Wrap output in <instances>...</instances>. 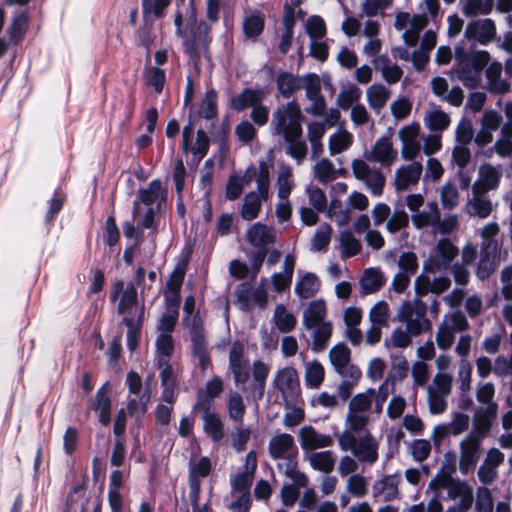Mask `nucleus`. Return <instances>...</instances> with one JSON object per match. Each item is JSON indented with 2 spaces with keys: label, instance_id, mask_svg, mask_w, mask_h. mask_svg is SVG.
Instances as JSON below:
<instances>
[{
  "label": "nucleus",
  "instance_id": "13d9d810",
  "mask_svg": "<svg viewBox=\"0 0 512 512\" xmlns=\"http://www.w3.org/2000/svg\"><path fill=\"white\" fill-rule=\"evenodd\" d=\"M292 173L289 168L281 171L277 178L278 197L281 200H287L291 194L293 183L291 181Z\"/></svg>",
  "mask_w": 512,
  "mask_h": 512
},
{
  "label": "nucleus",
  "instance_id": "aec40b11",
  "mask_svg": "<svg viewBox=\"0 0 512 512\" xmlns=\"http://www.w3.org/2000/svg\"><path fill=\"white\" fill-rule=\"evenodd\" d=\"M28 24L29 14L27 10H24L13 17L7 29V34L11 43L18 45L23 41L28 30Z\"/></svg>",
  "mask_w": 512,
  "mask_h": 512
},
{
  "label": "nucleus",
  "instance_id": "e433bc0d",
  "mask_svg": "<svg viewBox=\"0 0 512 512\" xmlns=\"http://www.w3.org/2000/svg\"><path fill=\"white\" fill-rule=\"evenodd\" d=\"M310 463L313 469L330 473L334 469L335 459L331 451L313 453L310 456Z\"/></svg>",
  "mask_w": 512,
  "mask_h": 512
},
{
  "label": "nucleus",
  "instance_id": "052dcab7",
  "mask_svg": "<svg viewBox=\"0 0 512 512\" xmlns=\"http://www.w3.org/2000/svg\"><path fill=\"white\" fill-rule=\"evenodd\" d=\"M459 193L454 184L447 183L441 189L440 200L445 209H453L458 204Z\"/></svg>",
  "mask_w": 512,
  "mask_h": 512
},
{
  "label": "nucleus",
  "instance_id": "4468645a",
  "mask_svg": "<svg viewBox=\"0 0 512 512\" xmlns=\"http://www.w3.org/2000/svg\"><path fill=\"white\" fill-rule=\"evenodd\" d=\"M297 448L294 438L288 433L273 436L268 444V451L274 460L282 459Z\"/></svg>",
  "mask_w": 512,
  "mask_h": 512
},
{
  "label": "nucleus",
  "instance_id": "e2e57ef3",
  "mask_svg": "<svg viewBox=\"0 0 512 512\" xmlns=\"http://www.w3.org/2000/svg\"><path fill=\"white\" fill-rule=\"evenodd\" d=\"M126 457V440L125 437H115L113 449L111 453L110 463L112 466L121 467Z\"/></svg>",
  "mask_w": 512,
  "mask_h": 512
},
{
  "label": "nucleus",
  "instance_id": "a878e982",
  "mask_svg": "<svg viewBox=\"0 0 512 512\" xmlns=\"http://www.w3.org/2000/svg\"><path fill=\"white\" fill-rule=\"evenodd\" d=\"M265 29V16L261 11H254L245 17L243 22V32L247 38L255 39L260 36Z\"/></svg>",
  "mask_w": 512,
  "mask_h": 512
},
{
  "label": "nucleus",
  "instance_id": "f03ea898",
  "mask_svg": "<svg viewBox=\"0 0 512 512\" xmlns=\"http://www.w3.org/2000/svg\"><path fill=\"white\" fill-rule=\"evenodd\" d=\"M458 67L457 78L469 89H475L480 81L481 73L490 61V54L485 50L467 53L464 50L456 51Z\"/></svg>",
  "mask_w": 512,
  "mask_h": 512
},
{
  "label": "nucleus",
  "instance_id": "9b49d317",
  "mask_svg": "<svg viewBox=\"0 0 512 512\" xmlns=\"http://www.w3.org/2000/svg\"><path fill=\"white\" fill-rule=\"evenodd\" d=\"M265 93L261 89H253L251 87L244 88L240 94L230 98L229 105L231 109L241 112L249 107L260 104L265 99Z\"/></svg>",
  "mask_w": 512,
  "mask_h": 512
},
{
  "label": "nucleus",
  "instance_id": "6e6d98bb",
  "mask_svg": "<svg viewBox=\"0 0 512 512\" xmlns=\"http://www.w3.org/2000/svg\"><path fill=\"white\" fill-rule=\"evenodd\" d=\"M450 117L442 110H435L430 113L428 118V128L431 131H444L450 125Z\"/></svg>",
  "mask_w": 512,
  "mask_h": 512
},
{
  "label": "nucleus",
  "instance_id": "39448f33",
  "mask_svg": "<svg viewBox=\"0 0 512 512\" xmlns=\"http://www.w3.org/2000/svg\"><path fill=\"white\" fill-rule=\"evenodd\" d=\"M274 385L287 404L296 403L301 395L298 374L295 368L285 367L276 373Z\"/></svg>",
  "mask_w": 512,
  "mask_h": 512
},
{
  "label": "nucleus",
  "instance_id": "2eb2a0df",
  "mask_svg": "<svg viewBox=\"0 0 512 512\" xmlns=\"http://www.w3.org/2000/svg\"><path fill=\"white\" fill-rule=\"evenodd\" d=\"M299 440L305 450L329 447L333 439L329 435L318 434L313 426H304L300 429Z\"/></svg>",
  "mask_w": 512,
  "mask_h": 512
},
{
  "label": "nucleus",
  "instance_id": "58836bf2",
  "mask_svg": "<svg viewBox=\"0 0 512 512\" xmlns=\"http://www.w3.org/2000/svg\"><path fill=\"white\" fill-rule=\"evenodd\" d=\"M66 196L61 188L54 191L53 197L48 201L49 207L45 214V222L52 225L57 215L62 210L65 203Z\"/></svg>",
  "mask_w": 512,
  "mask_h": 512
},
{
  "label": "nucleus",
  "instance_id": "5fc2aeb1",
  "mask_svg": "<svg viewBox=\"0 0 512 512\" xmlns=\"http://www.w3.org/2000/svg\"><path fill=\"white\" fill-rule=\"evenodd\" d=\"M360 95V89L355 85H351L349 89L343 90L339 93L337 97V105L343 110H348L352 107L354 102L358 101Z\"/></svg>",
  "mask_w": 512,
  "mask_h": 512
},
{
  "label": "nucleus",
  "instance_id": "09e8293b",
  "mask_svg": "<svg viewBox=\"0 0 512 512\" xmlns=\"http://www.w3.org/2000/svg\"><path fill=\"white\" fill-rule=\"evenodd\" d=\"M501 174L490 164H485L480 168V182L491 190L496 189L500 183Z\"/></svg>",
  "mask_w": 512,
  "mask_h": 512
},
{
  "label": "nucleus",
  "instance_id": "49530a36",
  "mask_svg": "<svg viewBox=\"0 0 512 512\" xmlns=\"http://www.w3.org/2000/svg\"><path fill=\"white\" fill-rule=\"evenodd\" d=\"M306 32L312 40L323 38L327 32L324 19L318 15L310 16L306 22Z\"/></svg>",
  "mask_w": 512,
  "mask_h": 512
},
{
  "label": "nucleus",
  "instance_id": "1a4fd4ad",
  "mask_svg": "<svg viewBox=\"0 0 512 512\" xmlns=\"http://www.w3.org/2000/svg\"><path fill=\"white\" fill-rule=\"evenodd\" d=\"M481 442L477 439L466 437L460 444L461 455L459 461V470L461 474L467 475L479 459V450Z\"/></svg>",
  "mask_w": 512,
  "mask_h": 512
},
{
  "label": "nucleus",
  "instance_id": "4c0bfd02",
  "mask_svg": "<svg viewBox=\"0 0 512 512\" xmlns=\"http://www.w3.org/2000/svg\"><path fill=\"white\" fill-rule=\"evenodd\" d=\"M162 191V183L159 179L152 180L148 188L139 189L137 196L138 199L146 206L153 205Z\"/></svg>",
  "mask_w": 512,
  "mask_h": 512
},
{
  "label": "nucleus",
  "instance_id": "5701e85b",
  "mask_svg": "<svg viewBox=\"0 0 512 512\" xmlns=\"http://www.w3.org/2000/svg\"><path fill=\"white\" fill-rule=\"evenodd\" d=\"M436 259H439V263L443 270H447L452 261L458 255V248L448 239L443 238L437 242L436 245Z\"/></svg>",
  "mask_w": 512,
  "mask_h": 512
},
{
  "label": "nucleus",
  "instance_id": "f704fd0d",
  "mask_svg": "<svg viewBox=\"0 0 512 512\" xmlns=\"http://www.w3.org/2000/svg\"><path fill=\"white\" fill-rule=\"evenodd\" d=\"M340 243L342 246V257L350 258L360 253L362 245L350 230H344L340 233Z\"/></svg>",
  "mask_w": 512,
  "mask_h": 512
},
{
  "label": "nucleus",
  "instance_id": "6e6552de",
  "mask_svg": "<svg viewBox=\"0 0 512 512\" xmlns=\"http://www.w3.org/2000/svg\"><path fill=\"white\" fill-rule=\"evenodd\" d=\"M246 238L257 250H269V245L276 241V232L274 227L256 222L247 230Z\"/></svg>",
  "mask_w": 512,
  "mask_h": 512
},
{
  "label": "nucleus",
  "instance_id": "7ed1b4c3",
  "mask_svg": "<svg viewBox=\"0 0 512 512\" xmlns=\"http://www.w3.org/2000/svg\"><path fill=\"white\" fill-rule=\"evenodd\" d=\"M302 113L295 101L288 102L274 113L273 122L276 134H282L286 142L299 140L303 130L301 126Z\"/></svg>",
  "mask_w": 512,
  "mask_h": 512
},
{
  "label": "nucleus",
  "instance_id": "ea45409f",
  "mask_svg": "<svg viewBox=\"0 0 512 512\" xmlns=\"http://www.w3.org/2000/svg\"><path fill=\"white\" fill-rule=\"evenodd\" d=\"M468 213L471 216L479 218H487L492 212V203L489 199L474 197L467 204Z\"/></svg>",
  "mask_w": 512,
  "mask_h": 512
},
{
  "label": "nucleus",
  "instance_id": "c9c22d12",
  "mask_svg": "<svg viewBox=\"0 0 512 512\" xmlns=\"http://www.w3.org/2000/svg\"><path fill=\"white\" fill-rule=\"evenodd\" d=\"M389 97L386 88L381 84H374L367 90V100L370 107L374 110L382 109Z\"/></svg>",
  "mask_w": 512,
  "mask_h": 512
},
{
  "label": "nucleus",
  "instance_id": "473e14b6",
  "mask_svg": "<svg viewBox=\"0 0 512 512\" xmlns=\"http://www.w3.org/2000/svg\"><path fill=\"white\" fill-rule=\"evenodd\" d=\"M261 211L259 196L255 191L248 192L243 199L240 215L245 221L256 219Z\"/></svg>",
  "mask_w": 512,
  "mask_h": 512
},
{
  "label": "nucleus",
  "instance_id": "c85d7f7f",
  "mask_svg": "<svg viewBox=\"0 0 512 512\" xmlns=\"http://www.w3.org/2000/svg\"><path fill=\"white\" fill-rule=\"evenodd\" d=\"M319 290V279L311 272H307L295 285V293L302 299L313 297Z\"/></svg>",
  "mask_w": 512,
  "mask_h": 512
},
{
  "label": "nucleus",
  "instance_id": "cd10ccee",
  "mask_svg": "<svg viewBox=\"0 0 512 512\" xmlns=\"http://www.w3.org/2000/svg\"><path fill=\"white\" fill-rule=\"evenodd\" d=\"M198 115L206 120L217 119L218 117V93L215 89L206 91L198 111Z\"/></svg>",
  "mask_w": 512,
  "mask_h": 512
},
{
  "label": "nucleus",
  "instance_id": "2f4dec72",
  "mask_svg": "<svg viewBox=\"0 0 512 512\" xmlns=\"http://www.w3.org/2000/svg\"><path fill=\"white\" fill-rule=\"evenodd\" d=\"M314 328L312 350L319 353L327 348L328 342L332 336L333 327L331 322L326 321Z\"/></svg>",
  "mask_w": 512,
  "mask_h": 512
},
{
  "label": "nucleus",
  "instance_id": "ddd939ff",
  "mask_svg": "<svg viewBox=\"0 0 512 512\" xmlns=\"http://www.w3.org/2000/svg\"><path fill=\"white\" fill-rule=\"evenodd\" d=\"M397 156V152L394 151L392 142L389 137L383 136L379 138L371 152L365 154V158L371 162H379L384 165H389Z\"/></svg>",
  "mask_w": 512,
  "mask_h": 512
},
{
  "label": "nucleus",
  "instance_id": "79ce46f5",
  "mask_svg": "<svg viewBox=\"0 0 512 512\" xmlns=\"http://www.w3.org/2000/svg\"><path fill=\"white\" fill-rule=\"evenodd\" d=\"M211 470V460L207 456H202L197 463L190 462L188 481H200V478L207 477Z\"/></svg>",
  "mask_w": 512,
  "mask_h": 512
},
{
  "label": "nucleus",
  "instance_id": "c756f323",
  "mask_svg": "<svg viewBox=\"0 0 512 512\" xmlns=\"http://www.w3.org/2000/svg\"><path fill=\"white\" fill-rule=\"evenodd\" d=\"M203 419V429L208 437L211 438L213 442H220L225 435L224 424L217 413L204 416Z\"/></svg>",
  "mask_w": 512,
  "mask_h": 512
},
{
  "label": "nucleus",
  "instance_id": "0eeeda50",
  "mask_svg": "<svg viewBox=\"0 0 512 512\" xmlns=\"http://www.w3.org/2000/svg\"><path fill=\"white\" fill-rule=\"evenodd\" d=\"M110 391L109 382H105L96 391L94 398L88 403V409L99 412L98 420L105 427L111 423L112 400Z\"/></svg>",
  "mask_w": 512,
  "mask_h": 512
},
{
  "label": "nucleus",
  "instance_id": "603ef678",
  "mask_svg": "<svg viewBox=\"0 0 512 512\" xmlns=\"http://www.w3.org/2000/svg\"><path fill=\"white\" fill-rule=\"evenodd\" d=\"M138 302V293L137 289L133 284H128L126 289L124 290L120 302L118 304V313L124 314L128 310H130L133 306H135Z\"/></svg>",
  "mask_w": 512,
  "mask_h": 512
},
{
  "label": "nucleus",
  "instance_id": "7c9ffc66",
  "mask_svg": "<svg viewBox=\"0 0 512 512\" xmlns=\"http://www.w3.org/2000/svg\"><path fill=\"white\" fill-rule=\"evenodd\" d=\"M329 358L336 371L343 374L351 359V351L344 343L333 346L329 352Z\"/></svg>",
  "mask_w": 512,
  "mask_h": 512
},
{
  "label": "nucleus",
  "instance_id": "4be33fe9",
  "mask_svg": "<svg viewBox=\"0 0 512 512\" xmlns=\"http://www.w3.org/2000/svg\"><path fill=\"white\" fill-rule=\"evenodd\" d=\"M276 84L284 98H290L293 93L303 88L302 79L290 72H281L276 77Z\"/></svg>",
  "mask_w": 512,
  "mask_h": 512
},
{
  "label": "nucleus",
  "instance_id": "338daca9",
  "mask_svg": "<svg viewBox=\"0 0 512 512\" xmlns=\"http://www.w3.org/2000/svg\"><path fill=\"white\" fill-rule=\"evenodd\" d=\"M235 134L241 142L248 144L256 138L257 130L248 120H243L235 127Z\"/></svg>",
  "mask_w": 512,
  "mask_h": 512
},
{
  "label": "nucleus",
  "instance_id": "bf43d9fd",
  "mask_svg": "<svg viewBox=\"0 0 512 512\" xmlns=\"http://www.w3.org/2000/svg\"><path fill=\"white\" fill-rule=\"evenodd\" d=\"M254 474L248 471L238 473L231 481L232 489L242 495H250Z\"/></svg>",
  "mask_w": 512,
  "mask_h": 512
},
{
  "label": "nucleus",
  "instance_id": "f8f14e48",
  "mask_svg": "<svg viewBox=\"0 0 512 512\" xmlns=\"http://www.w3.org/2000/svg\"><path fill=\"white\" fill-rule=\"evenodd\" d=\"M401 482L399 473L385 475L381 480L376 481L373 485L374 496L383 495L385 502L400 499L398 486Z\"/></svg>",
  "mask_w": 512,
  "mask_h": 512
},
{
  "label": "nucleus",
  "instance_id": "de8ad7c7",
  "mask_svg": "<svg viewBox=\"0 0 512 512\" xmlns=\"http://www.w3.org/2000/svg\"><path fill=\"white\" fill-rule=\"evenodd\" d=\"M174 340L168 333H160L156 338L157 358L169 359L174 352Z\"/></svg>",
  "mask_w": 512,
  "mask_h": 512
},
{
  "label": "nucleus",
  "instance_id": "a19ab883",
  "mask_svg": "<svg viewBox=\"0 0 512 512\" xmlns=\"http://www.w3.org/2000/svg\"><path fill=\"white\" fill-rule=\"evenodd\" d=\"M190 253L183 260V268L179 266L175 268V270L170 274L168 281L166 283V290L170 294H179L181 290V286L183 284L185 278V267L189 261Z\"/></svg>",
  "mask_w": 512,
  "mask_h": 512
},
{
  "label": "nucleus",
  "instance_id": "f3484780",
  "mask_svg": "<svg viewBox=\"0 0 512 512\" xmlns=\"http://www.w3.org/2000/svg\"><path fill=\"white\" fill-rule=\"evenodd\" d=\"M353 454L361 462L374 463L378 459V444L370 433L360 437Z\"/></svg>",
  "mask_w": 512,
  "mask_h": 512
},
{
  "label": "nucleus",
  "instance_id": "864d4df0",
  "mask_svg": "<svg viewBox=\"0 0 512 512\" xmlns=\"http://www.w3.org/2000/svg\"><path fill=\"white\" fill-rule=\"evenodd\" d=\"M314 169L319 182L326 184L334 179V165L329 159H321L316 163Z\"/></svg>",
  "mask_w": 512,
  "mask_h": 512
},
{
  "label": "nucleus",
  "instance_id": "69168bd1",
  "mask_svg": "<svg viewBox=\"0 0 512 512\" xmlns=\"http://www.w3.org/2000/svg\"><path fill=\"white\" fill-rule=\"evenodd\" d=\"M479 43L487 45L496 35V26L492 19L479 20Z\"/></svg>",
  "mask_w": 512,
  "mask_h": 512
},
{
  "label": "nucleus",
  "instance_id": "393cba45",
  "mask_svg": "<svg viewBox=\"0 0 512 512\" xmlns=\"http://www.w3.org/2000/svg\"><path fill=\"white\" fill-rule=\"evenodd\" d=\"M153 18H143L142 25L137 31V45L146 49L147 56L150 55L151 48L154 45L156 35L154 33V21Z\"/></svg>",
  "mask_w": 512,
  "mask_h": 512
},
{
  "label": "nucleus",
  "instance_id": "72a5a7b5",
  "mask_svg": "<svg viewBox=\"0 0 512 512\" xmlns=\"http://www.w3.org/2000/svg\"><path fill=\"white\" fill-rule=\"evenodd\" d=\"M274 320L277 329L282 333L291 332L297 323L296 317L292 313H288L283 304L276 306Z\"/></svg>",
  "mask_w": 512,
  "mask_h": 512
},
{
  "label": "nucleus",
  "instance_id": "774afa93",
  "mask_svg": "<svg viewBox=\"0 0 512 512\" xmlns=\"http://www.w3.org/2000/svg\"><path fill=\"white\" fill-rule=\"evenodd\" d=\"M475 509L476 512H492L493 500L489 489L485 487L478 488Z\"/></svg>",
  "mask_w": 512,
  "mask_h": 512
},
{
  "label": "nucleus",
  "instance_id": "37998d69",
  "mask_svg": "<svg viewBox=\"0 0 512 512\" xmlns=\"http://www.w3.org/2000/svg\"><path fill=\"white\" fill-rule=\"evenodd\" d=\"M227 408L231 420L235 422H242L246 412V406L239 393L235 392L229 397Z\"/></svg>",
  "mask_w": 512,
  "mask_h": 512
},
{
  "label": "nucleus",
  "instance_id": "0e129e2a",
  "mask_svg": "<svg viewBox=\"0 0 512 512\" xmlns=\"http://www.w3.org/2000/svg\"><path fill=\"white\" fill-rule=\"evenodd\" d=\"M193 155L200 162L209 151V138L203 129H198L196 133V146L190 148Z\"/></svg>",
  "mask_w": 512,
  "mask_h": 512
},
{
  "label": "nucleus",
  "instance_id": "412c9836",
  "mask_svg": "<svg viewBox=\"0 0 512 512\" xmlns=\"http://www.w3.org/2000/svg\"><path fill=\"white\" fill-rule=\"evenodd\" d=\"M384 284V275L378 268L365 269L360 279V286L364 295L379 291Z\"/></svg>",
  "mask_w": 512,
  "mask_h": 512
},
{
  "label": "nucleus",
  "instance_id": "b1692460",
  "mask_svg": "<svg viewBox=\"0 0 512 512\" xmlns=\"http://www.w3.org/2000/svg\"><path fill=\"white\" fill-rule=\"evenodd\" d=\"M229 368L233 375L250 369L248 359L244 358V345L239 340L234 341L230 349Z\"/></svg>",
  "mask_w": 512,
  "mask_h": 512
},
{
  "label": "nucleus",
  "instance_id": "4d7b16f0",
  "mask_svg": "<svg viewBox=\"0 0 512 512\" xmlns=\"http://www.w3.org/2000/svg\"><path fill=\"white\" fill-rule=\"evenodd\" d=\"M389 317V306L385 301L377 302L369 312V319L372 324L386 325Z\"/></svg>",
  "mask_w": 512,
  "mask_h": 512
},
{
  "label": "nucleus",
  "instance_id": "20e7f679",
  "mask_svg": "<svg viewBox=\"0 0 512 512\" xmlns=\"http://www.w3.org/2000/svg\"><path fill=\"white\" fill-rule=\"evenodd\" d=\"M191 324L189 326L192 356L198 359V365L202 372H205L211 365V356L207 348L205 329L199 311L192 314Z\"/></svg>",
  "mask_w": 512,
  "mask_h": 512
},
{
  "label": "nucleus",
  "instance_id": "680f3d73",
  "mask_svg": "<svg viewBox=\"0 0 512 512\" xmlns=\"http://www.w3.org/2000/svg\"><path fill=\"white\" fill-rule=\"evenodd\" d=\"M409 225V216L404 210H396L389 218L386 228L388 232L395 234L399 230L408 227Z\"/></svg>",
  "mask_w": 512,
  "mask_h": 512
},
{
  "label": "nucleus",
  "instance_id": "dca6fc26",
  "mask_svg": "<svg viewBox=\"0 0 512 512\" xmlns=\"http://www.w3.org/2000/svg\"><path fill=\"white\" fill-rule=\"evenodd\" d=\"M422 173V165L419 162L401 167L396 172L395 188L397 191L406 190L411 184L418 183Z\"/></svg>",
  "mask_w": 512,
  "mask_h": 512
},
{
  "label": "nucleus",
  "instance_id": "9d476101",
  "mask_svg": "<svg viewBox=\"0 0 512 512\" xmlns=\"http://www.w3.org/2000/svg\"><path fill=\"white\" fill-rule=\"evenodd\" d=\"M145 318V307L142 305L137 312V318L126 316L122 322L127 327V348L133 352L138 349L141 342L142 327Z\"/></svg>",
  "mask_w": 512,
  "mask_h": 512
},
{
  "label": "nucleus",
  "instance_id": "6ab92c4d",
  "mask_svg": "<svg viewBox=\"0 0 512 512\" xmlns=\"http://www.w3.org/2000/svg\"><path fill=\"white\" fill-rule=\"evenodd\" d=\"M270 372V368L261 360H255L252 365L253 375V397L255 400H261L265 393L266 381Z\"/></svg>",
  "mask_w": 512,
  "mask_h": 512
},
{
  "label": "nucleus",
  "instance_id": "3c124183",
  "mask_svg": "<svg viewBox=\"0 0 512 512\" xmlns=\"http://www.w3.org/2000/svg\"><path fill=\"white\" fill-rule=\"evenodd\" d=\"M368 394L359 393L356 394L349 403V411L351 413L356 412H366L371 408V395L375 394V390L373 388L368 389Z\"/></svg>",
  "mask_w": 512,
  "mask_h": 512
},
{
  "label": "nucleus",
  "instance_id": "a18cd8bd",
  "mask_svg": "<svg viewBox=\"0 0 512 512\" xmlns=\"http://www.w3.org/2000/svg\"><path fill=\"white\" fill-rule=\"evenodd\" d=\"M146 84L153 87L154 91L160 94L163 91L166 74L165 71L159 67H150L145 74Z\"/></svg>",
  "mask_w": 512,
  "mask_h": 512
},
{
  "label": "nucleus",
  "instance_id": "8fccbe9b",
  "mask_svg": "<svg viewBox=\"0 0 512 512\" xmlns=\"http://www.w3.org/2000/svg\"><path fill=\"white\" fill-rule=\"evenodd\" d=\"M331 232L332 227L328 223H324L312 238L313 248L317 251H325L331 240Z\"/></svg>",
  "mask_w": 512,
  "mask_h": 512
},
{
  "label": "nucleus",
  "instance_id": "bb28decb",
  "mask_svg": "<svg viewBox=\"0 0 512 512\" xmlns=\"http://www.w3.org/2000/svg\"><path fill=\"white\" fill-rule=\"evenodd\" d=\"M172 0H141L142 17L156 20L165 17Z\"/></svg>",
  "mask_w": 512,
  "mask_h": 512
},
{
  "label": "nucleus",
  "instance_id": "c03bdc74",
  "mask_svg": "<svg viewBox=\"0 0 512 512\" xmlns=\"http://www.w3.org/2000/svg\"><path fill=\"white\" fill-rule=\"evenodd\" d=\"M103 240L105 245L109 247H114L120 240V231L116 224V219L113 213L106 218L103 231Z\"/></svg>",
  "mask_w": 512,
  "mask_h": 512
},
{
  "label": "nucleus",
  "instance_id": "a211bd4d",
  "mask_svg": "<svg viewBox=\"0 0 512 512\" xmlns=\"http://www.w3.org/2000/svg\"><path fill=\"white\" fill-rule=\"evenodd\" d=\"M327 315L326 303L323 299L312 301L303 312V325L307 329H313L317 325L325 322Z\"/></svg>",
  "mask_w": 512,
  "mask_h": 512
},
{
  "label": "nucleus",
  "instance_id": "f257e3e1",
  "mask_svg": "<svg viewBox=\"0 0 512 512\" xmlns=\"http://www.w3.org/2000/svg\"><path fill=\"white\" fill-rule=\"evenodd\" d=\"M175 35L182 39V48L189 61L199 69L201 58H210L212 27L205 20H198L194 0L189 1L186 18L180 10L174 14Z\"/></svg>",
  "mask_w": 512,
  "mask_h": 512
},
{
  "label": "nucleus",
  "instance_id": "423d86ee",
  "mask_svg": "<svg viewBox=\"0 0 512 512\" xmlns=\"http://www.w3.org/2000/svg\"><path fill=\"white\" fill-rule=\"evenodd\" d=\"M497 404L490 403L486 408L476 410L473 419V427L467 437L481 442L490 432L493 421L497 416Z\"/></svg>",
  "mask_w": 512,
  "mask_h": 512
}]
</instances>
